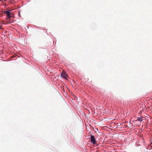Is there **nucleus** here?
Here are the masks:
<instances>
[{
    "label": "nucleus",
    "instance_id": "1",
    "mask_svg": "<svg viewBox=\"0 0 152 152\" xmlns=\"http://www.w3.org/2000/svg\"><path fill=\"white\" fill-rule=\"evenodd\" d=\"M61 76L65 79H66L67 75V74L64 71H63L61 74Z\"/></svg>",
    "mask_w": 152,
    "mask_h": 152
},
{
    "label": "nucleus",
    "instance_id": "2",
    "mask_svg": "<svg viewBox=\"0 0 152 152\" xmlns=\"http://www.w3.org/2000/svg\"><path fill=\"white\" fill-rule=\"evenodd\" d=\"M90 138L91 142L93 144H95L96 143V142L94 136L93 135H91V136Z\"/></svg>",
    "mask_w": 152,
    "mask_h": 152
},
{
    "label": "nucleus",
    "instance_id": "3",
    "mask_svg": "<svg viewBox=\"0 0 152 152\" xmlns=\"http://www.w3.org/2000/svg\"><path fill=\"white\" fill-rule=\"evenodd\" d=\"M5 13L7 15V17L8 18V19L10 18L11 17V16L10 15V13L9 11H5Z\"/></svg>",
    "mask_w": 152,
    "mask_h": 152
},
{
    "label": "nucleus",
    "instance_id": "4",
    "mask_svg": "<svg viewBox=\"0 0 152 152\" xmlns=\"http://www.w3.org/2000/svg\"><path fill=\"white\" fill-rule=\"evenodd\" d=\"M136 121H142V119L141 117H138L137 118V119Z\"/></svg>",
    "mask_w": 152,
    "mask_h": 152
},
{
    "label": "nucleus",
    "instance_id": "5",
    "mask_svg": "<svg viewBox=\"0 0 152 152\" xmlns=\"http://www.w3.org/2000/svg\"><path fill=\"white\" fill-rule=\"evenodd\" d=\"M150 146L151 147H152V142H151L150 144Z\"/></svg>",
    "mask_w": 152,
    "mask_h": 152
},
{
    "label": "nucleus",
    "instance_id": "6",
    "mask_svg": "<svg viewBox=\"0 0 152 152\" xmlns=\"http://www.w3.org/2000/svg\"><path fill=\"white\" fill-rule=\"evenodd\" d=\"M0 28H1V29H2V27H1H1H0Z\"/></svg>",
    "mask_w": 152,
    "mask_h": 152
}]
</instances>
